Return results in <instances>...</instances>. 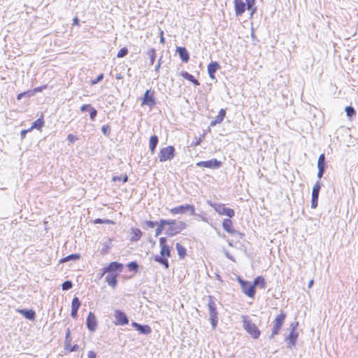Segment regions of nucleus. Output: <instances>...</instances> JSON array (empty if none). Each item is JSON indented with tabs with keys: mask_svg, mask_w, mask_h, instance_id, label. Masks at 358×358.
I'll list each match as a JSON object with an SVG mask.
<instances>
[{
	"mask_svg": "<svg viewBox=\"0 0 358 358\" xmlns=\"http://www.w3.org/2000/svg\"><path fill=\"white\" fill-rule=\"evenodd\" d=\"M123 264L117 262H112L102 269L101 276L108 273L106 276L107 283L115 288L117 285V278L123 270Z\"/></svg>",
	"mask_w": 358,
	"mask_h": 358,
	"instance_id": "nucleus-1",
	"label": "nucleus"
},
{
	"mask_svg": "<svg viewBox=\"0 0 358 358\" xmlns=\"http://www.w3.org/2000/svg\"><path fill=\"white\" fill-rule=\"evenodd\" d=\"M159 243L160 247V255H156L154 257V260L164 266L165 268H168L169 267L168 258L171 257V248L168 245L165 237L159 238Z\"/></svg>",
	"mask_w": 358,
	"mask_h": 358,
	"instance_id": "nucleus-2",
	"label": "nucleus"
},
{
	"mask_svg": "<svg viewBox=\"0 0 358 358\" xmlns=\"http://www.w3.org/2000/svg\"><path fill=\"white\" fill-rule=\"evenodd\" d=\"M234 3L236 16H241L246 10H251V16L256 12V8H253L255 0H234Z\"/></svg>",
	"mask_w": 358,
	"mask_h": 358,
	"instance_id": "nucleus-3",
	"label": "nucleus"
},
{
	"mask_svg": "<svg viewBox=\"0 0 358 358\" xmlns=\"http://www.w3.org/2000/svg\"><path fill=\"white\" fill-rule=\"evenodd\" d=\"M166 233L169 236H173L186 229L187 224L183 221H177L176 220H166Z\"/></svg>",
	"mask_w": 358,
	"mask_h": 358,
	"instance_id": "nucleus-4",
	"label": "nucleus"
},
{
	"mask_svg": "<svg viewBox=\"0 0 358 358\" xmlns=\"http://www.w3.org/2000/svg\"><path fill=\"white\" fill-rule=\"evenodd\" d=\"M243 327L250 336L254 338L257 339L261 335V331L259 327L248 317L243 316Z\"/></svg>",
	"mask_w": 358,
	"mask_h": 358,
	"instance_id": "nucleus-5",
	"label": "nucleus"
},
{
	"mask_svg": "<svg viewBox=\"0 0 358 358\" xmlns=\"http://www.w3.org/2000/svg\"><path fill=\"white\" fill-rule=\"evenodd\" d=\"M172 215H182L186 213H189L191 215H194L196 213L195 207L192 204H185L172 208L169 210Z\"/></svg>",
	"mask_w": 358,
	"mask_h": 358,
	"instance_id": "nucleus-6",
	"label": "nucleus"
},
{
	"mask_svg": "<svg viewBox=\"0 0 358 358\" xmlns=\"http://www.w3.org/2000/svg\"><path fill=\"white\" fill-rule=\"evenodd\" d=\"M210 206L220 215H226L231 218L235 215V212L232 208L227 207L223 203H212Z\"/></svg>",
	"mask_w": 358,
	"mask_h": 358,
	"instance_id": "nucleus-7",
	"label": "nucleus"
},
{
	"mask_svg": "<svg viewBox=\"0 0 358 358\" xmlns=\"http://www.w3.org/2000/svg\"><path fill=\"white\" fill-rule=\"evenodd\" d=\"M286 318V313L283 311H281L279 315H278L274 320H273V327L272 329V334H271V338L274 337L275 335H277L280 330L281 329L284 322Z\"/></svg>",
	"mask_w": 358,
	"mask_h": 358,
	"instance_id": "nucleus-8",
	"label": "nucleus"
},
{
	"mask_svg": "<svg viewBox=\"0 0 358 358\" xmlns=\"http://www.w3.org/2000/svg\"><path fill=\"white\" fill-rule=\"evenodd\" d=\"M175 156V148L172 145H169L162 148L159 152V162H163L173 159Z\"/></svg>",
	"mask_w": 358,
	"mask_h": 358,
	"instance_id": "nucleus-9",
	"label": "nucleus"
},
{
	"mask_svg": "<svg viewBox=\"0 0 358 358\" xmlns=\"http://www.w3.org/2000/svg\"><path fill=\"white\" fill-rule=\"evenodd\" d=\"M238 281L241 287L243 292L248 297L253 299L256 293L254 285H250L249 282L243 280L240 277L238 278Z\"/></svg>",
	"mask_w": 358,
	"mask_h": 358,
	"instance_id": "nucleus-10",
	"label": "nucleus"
},
{
	"mask_svg": "<svg viewBox=\"0 0 358 358\" xmlns=\"http://www.w3.org/2000/svg\"><path fill=\"white\" fill-rule=\"evenodd\" d=\"M222 227L225 231L231 235H239L241 238L244 236L243 234L234 229L233 222L230 218L223 220Z\"/></svg>",
	"mask_w": 358,
	"mask_h": 358,
	"instance_id": "nucleus-11",
	"label": "nucleus"
},
{
	"mask_svg": "<svg viewBox=\"0 0 358 358\" xmlns=\"http://www.w3.org/2000/svg\"><path fill=\"white\" fill-rule=\"evenodd\" d=\"M155 105V91L150 90H146L142 99L141 106H148L150 107H152Z\"/></svg>",
	"mask_w": 358,
	"mask_h": 358,
	"instance_id": "nucleus-12",
	"label": "nucleus"
},
{
	"mask_svg": "<svg viewBox=\"0 0 358 358\" xmlns=\"http://www.w3.org/2000/svg\"><path fill=\"white\" fill-rule=\"evenodd\" d=\"M98 325V321L95 314L90 312L86 319V326L88 330L91 332L96 331Z\"/></svg>",
	"mask_w": 358,
	"mask_h": 358,
	"instance_id": "nucleus-13",
	"label": "nucleus"
},
{
	"mask_svg": "<svg viewBox=\"0 0 358 358\" xmlns=\"http://www.w3.org/2000/svg\"><path fill=\"white\" fill-rule=\"evenodd\" d=\"M196 166L209 169H217L222 166V162L216 159H213L208 161L199 162L196 163Z\"/></svg>",
	"mask_w": 358,
	"mask_h": 358,
	"instance_id": "nucleus-14",
	"label": "nucleus"
},
{
	"mask_svg": "<svg viewBox=\"0 0 358 358\" xmlns=\"http://www.w3.org/2000/svg\"><path fill=\"white\" fill-rule=\"evenodd\" d=\"M320 189V184L319 182L315 183L312 190L311 208H316L317 206L319 192Z\"/></svg>",
	"mask_w": 358,
	"mask_h": 358,
	"instance_id": "nucleus-15",
	"label": "nucleus"
},
{
	"mask_svg": "<svg viewBox=\"0 0 358 358\" xmlns=\"http://www.w3.org/2000/svg\"><path fill=\"white\" fill-rule=\"evenodd\" d=\"M116 325H125L129 322L128 318L126 314L120 310H115L114 314Z\"/></svg>",
	"mask_w": 358,
	"mask_h": 358,
	"instance_id": "nucleus-16",
	"label": "nucleus"
},
{
	"mask_svg": "<svg viewBox=\"0 0 358 358\" xmlns=\"http://www.w3.org/2000/svg\"><path fill=\"white\" fill-rule=\"evenodd\" d=\"M298 336L299 334L296 331V328L293 327L289 334L286 338V341L287 342L289 348H292L295 345Z\"/></svg>",
	"mask_w": 358,
	"mask_h": 358,
	"instance_id": "nucleus-17",
	"label": "nucleus"
},
{
	"mask_svg": "<svg viewBox=\"0 0 358 358\" xmlns=\"http://www.w3.org/2000/svg\"><path fill=\"white\" fill-rule=\"evenodd\" d=\"M227 114L225 109H220L219 110L218 115L215 117L213 120H212L210 123V127H215V125L220 124L222 122L224 118L225 117Z\"/></svg>",
	"mask_w": 358,
	"mask_h": 358,
	"instance_id": "nucleus-18",
	"label": "nucleus"
},
{
	"mask_svg": "<svg viewBox=\"0 0 358 358\" xmlns=\"http://www.w3.org/2000/svg\"><path fill=\"white\" fill-rule=\"evenodd\" d=\"M80 306V302L78 297H74L71 302V315L73 318L76 319L78 317V310Z\"/></svg>",
	"mask_w": 358,
	"mask_h": 358,
	"instance_id": "nucleus-19",
	"label": "nucleus"
},
{
	"mask_svg": "<svg viewBox=\"0 0 358 358\" xmlns=\"http://www.w3.org/2000/svg\"><path fill=\"white\" fill-rule=\"evenodd\" d=\"M130 234H131L130 241L131 242H137L141 238V237L143 236V232L138 228H131L130 230Z\"/></svg>",
	"mask_w": 358,
	"mask_h": 358,
	"instance_id": "nucleus-20",
	"label": "nucleus"
},
{
	"mask_svg": "<svg viewBox=\"0 0 358 358\" xmlns=\"http://www.w3.org/2000/svg\"><path fill=\"white\" fill-rule=\"evenodd\" d=\"M176 52L178 53L182 62H184V63L188 62V61L189 59V54L185 48L177 47Z\"/></svg>",
	"mask_w": 358,
	"mask_h": 358,
	"instance_id": "nucleus-21",
	"label": "nucleus"
},
{
	"mask_svg": "<svg viewBox=\"0 0 358 358\" xmlns=\"http://www.w3.org/2000/svg\"><path fill=\"white\" fill-rule=\"evenodd\" d=\"M220 68V66L217 62H212L208 65V73L210 78L215 79V73Z\"/></svg>",
	"mask_w": 358,
	"mask_h": 358,
	"instance_id": "nucleus-22",
	"label": "nucleus"
},
{
	"mask_svg": "<svg viewBox=\"0 0 358 358\" xmlns=\"http://www.w3.org/2000/svg\"><path fill=\"white\" fill-rule=\"evenodd\" d=\"M132 326L140 333L143 334H149L151 333V327L148 325H141L136 322H132Z\"/></svg>",
	"mask_w": 358,
	"mask_h": 358,
	"instance_id": "nucleus-23",
	"label": "nucleus"
},
{
	"mask_svg": "<svg viewBox=\"0 0 358 358\" xmlns=\"http://www.w3.org/2000/svg\"><path fill=\"white\" fill-rule=\"evenodd\" d=\"M166 220H160L157 223V228L155 230V236H159L166 229Z\"/></svg>",
	"mask_w": 358,
	"mask_h": 358,
	"instance_id": "nucleus-24",
	"label": "nucleus"
},
{
	"mask_svg": "<svg viewBox=\"0 0 358 358\" xmlns=\"http://www.w3.org/2000/svg\"><path fill=\"white\" fill-rule=\"evenodd\" d=\"M44 125V121L43 115L38 119H37L34 123L32 124L31 127L28 129V131H31L34 129H36L38 130H41L42 127Z\"/></svg>",
	"mask_w": 358,
	"mask_h": 358,
	"instance_id": "nucleus-25",
	"label": "nucleus"
},
{
	"mask_svg": "<svg viewBox=\"0 0 358 358\" xmlns=\"http://www.w3.org/2000/svg\"><path fill=\"white\" fill-rule=\"evenodd\" d=\"M181 76L186 80L192 83L194 85L198 86L200 85L198 80H196L192 74L189 73L187 71L181 72Z\"/></svg>",
	"mask_w": 358,
	"mask_h": 358,
	"instance_id": "nucleus-26",
	"label": "nucleus"
},
{
	"mask_svg": "<svg viewBox=\"0 0 358 358\" xmlns=\"http://www.w3.org/2000/svg\"><path fill=\"white\" fill-rule=\"evenodd\" d=\"M176 248L178 252V255L180 259H184L187 255V250L186 248L180 243H177L176 244Z\"/></svg>",
	"mask_w": 358,
	"mask_h": 358,
	"instance_id": "nucleus-27",
	"label": "nucleus"
},
{
	"mask_svg": "<svg viewBox=\"0 0 358 358\" xmlns=\"http://www.w3.org/2000/svg\"><path fill=\"white\" fill-rule=\"evenodd\" d=\"M159 140L158 137L156 135L152 136L150 138L149 146L150 150L152 154H153L155 151V148L158 144Z\"/></svg>",
	"mask_w": 358,
	"mask_h": 358,
	"instance_id": "nucleus-28",
	"label": "nucleus"
},
{
	"mask_svg": "<svg viewBox=\"0 0 358 358\" xmlns=\"http://www.w3.org/2000/svg\"><path fill=\"white\" fill-rule=\"evenodd\" d=\"M252 285H254V288H255L256 286H259L261 288H265L266 285V280L264 277L259 275L257 276L253 282Z\"/></svg>",
	"mask_w": 358,
	"mask_h": 358,
	"instance_id": "nucleus-29",
	"label": "nucleus"
},
{
	"mask_svg": "<svg viewBox=\"0 0 358 358\" xmlns=\"http://www.w3.org/2000/svg\"><path fill=\"white\" fill-rule=\"evenodd\" d=\"M18 312L27 319L34 320L35 318L36 314L33 310H18Z\"/></svg>",
	"mask_w": 358,
	"mask_h": 358,
	"instance_id": "nucleus-30",
	"label": "nucleus"
},
{
	"mask_svg": "<svg viewBox=\"0 0 358 358\" xmlns=\"http://www.w3.org/2000/svg\"><path fill=\"white\" fill-rule=\"evenodd\" d=\"M79 350V346L77 344H75L73 345L71 344H67L66 346H64V351L65 353H70L72 352L78 351Z\"/></svg>",
	"mask_w": 358,
	"mask_h": 358,
	"instance_id": "nucleus-31",
	"label": "nucleus"
},
{
	"mask_svg": "<svg viewBox=\"0 0 358 358\" xmlns=\"http://www.w3.org/2000/svg\"><path fill=\"white\" fill-rule=\"evenodd\" d=\"M317 168L325 169V156L324 154H321L319 156L318 161H317Z\"/></svg>",
	"mask_w": 358,
	"mask_h": 358,
	"instance_id": "nucleus-32",
	"label": "nucleus"
},
{
	"mask_svg": "<svg viewBox=\"0 0 358 358\" xmlns=\"http://www.w3.org/2000/svg\"><path fill=\"white\" fill-rule=\"evenodd\" d=\"M148 55L150 57V65H153L155 61V59H156V51L154 48H151L150 49L148 52H147Z\"/></svg>",
	"mask_w": 358,
	"mask_h": 358,
	"instance_id": "nucleus-33",
	"label": "nucleus"
},
{
	"mask_svg": "<svg viewBox=\"0 0 358 358\" xmlns=\"http://www.w3.org/2000/svg\"><path fill=\"white\" fill-rule=\"evenodd\" d=\"M80 258V255L78 254H72V255H70L64 258H62V259H60V263H64V262H68L69 260H76V259H78Z\"/></svg>",
	"mask_w": 358,
	"mask_h": 358,
	"instance_id": "nucleus-34",
	"label": "nucleus"
},
{
	"mask_svg": "<svg viewBox=\"0 0 358 358\" xmlns=\"http://www.w3.org/2000/svg\"><path fill=\"white\" fill-rule=\"evenodd\" d=\"M47 87H48L47 85H42V86H39V87H35L32 90H29L30 91V93H29L30 96H33V95H34L37 92H42L43 90L47 89Z\"/></svg>",
	"mask_w": 358,
	"mask_h": 358,
	"instance_id": "nucleus-35",
	"label": "nucleus"
},
{
	"mask_svg": "<svg viewBox=\"0 0 358 358\" xmlns=\"http://www.w3.org/2000/svg\"><path fill=\"white\" fill-rule=\"evenodd\" d=\"M94 224H115V222L110 220H102L100 218H96L93 221Z\"/></svg>",
	"mask_w": 358,
	"mask_h": 358,
	"instance_id": "nucleus-36",
	"label": "nucleus"
},
{
	"mask_svg": "<svg viewBox=\"0 0 358 358\" xmlns=\"http://www.w3.org/2000/svg\"><path fill=\"white\" fill-rule=\"evenodd\" d=\"M127 268L129 271H134L137 273L138 271V265L136 262H131L127 264Z\"/></svg>",
	"mask_w": 358,
	"mask_h": 358,
	"instance_id": "nucleus-37",
	"label": "nucleus"
},
{
	"mask_svg": "<svg viewBox=\"0 0 358 358\" xmlns=\"http://www.w3.org/2000/svg\"><path fill=\"white\" fill-rule=\"evenodd\" d=\"M204 139V134H202V135H200L196 139L195 141H193L191 144V146L193 147V148H196L197 147L198 145H199L201 144V143L203 141Z\"/></svg>",
	"mask_w": 358,
	"mask_h": 358,
	"instance_id": "nucleus-38",
	"label": "nucleus"
},
{
	"mask_svg": "<svg viewBox=\"0 0 358 358\" xmlns=\"http://www.w3.org/2000/svg\"><path fill=\"white\" fill-rule=\"evenodd\" d=\"M345 110L347 115L349 117H351L355 115V114H356L355 109L352 106H347Z\"/></svg>",
	"mask_w": 358,
	"mask_h": 358,
	"instance_id": "nucleus-39",
	"label": "nucleus"
},
{
	"mask_svg": "<svg viewBox=\"0 0 358 358\" xmlns=\"http://www.w3.org/2000/svg\"><path fill=\"white\" fill-rule=\"evenodd\" d=\"M128 53V49L127 48H121L117 54V57H119V58H121V57H124V56H126Z\"/></svg>",
	"mask_w": 358,
	"mask_h": 358,
	"instance_id": "nucleus-40",
	"label": "nucleus"
},
{
	"mask_svg": "<svg viewBox=\"0 0 358 358\" xmlns=\"http://www.w3.org/2000/svg\"><path fill=\"white\" fill-rule=\"evenodd\" d=\"M71 343V332H70V330L68 329L66 331V336H65L64 346H66L67 344L69 345Z\"/></svg>",
	"mask_w": 358,
	"mask_h": 358,
	"instance_id": "nucleus-41",
	"label": "nucleus"
},
{
	"mask_svg": "<svg viewBox=\"0 0 358 358\" xmlns=\"http://www.w3.org/2000/svg\"><path fill=\"white\" fill-rule=\"evenodd\" d=\"M63 290H67L72 287V282L69 280L64 282L62 285Z\"/></svg>",
	"mask_w": 358,
	"mask_h": 358,
	"instance_id": "nucleus-42",
	"label": "nucleus"
},
{
	"mask_svg": "<svg viewBox=\"0 0 358 358\" xmlns=\"http://www.w3.org/2000/svg\"><path fill=\"white\" fill-rule=\"evenodd\" d=\"M208 306L209 311L216 310V305H215V301L212 299V298H211V297H210V300H209V301H208Z\"/></svg>",
	"mask_w": 358,
	"mask_h": 358,
	"instance_id": "nucleus-43",
	"label": "nucleus"
},
{
	"mask_svg": "<svg viewBox=\"0 0 358 358\" xmlns=\"http://www.w3.org/2000/svg\"><path fill=\"white\" fill-rule=\"evenodd\" d=\"M89 111H90V119L92 120H94L97 115L96 110L94 108L91 106V107H90Z\"/></svg>",
	"mask_w": 358,
	"mask_h": 358,
	"instance_id": "nucleus-44",
	"label": "nucleus"
},
{
	"mask_svg": "<svg viewBox=\"0 0 358 358\" xmlns=\"http://www.w3.org/2000/svg\"><path fill=\"white\" fill-rule=\"evenodd\" d=\"M110 249V244L109 243H105L101 249V254L106 255L107 254Z\"/></svg>",
	"mask_w": 358,
	"mask_h": 358,
	"instance_id": "nucleus-45",
	"label": "nucleus"
},
{
	"mask_svg": "<svg viewBox=\"0 0 358 358\" xmlns=\"http://www.w3.org/2000/svg\"><path fill=\"white\" fill-rule=\"evenodd\" d=\"M78 139V138L72 134H69L67 136V140H68L69 143H73Z\"/></svg>",
	"mask_w": 358,
	"mask_h": 358,
	"instance_id": "nucleus-46",
	"label": "nucleus"
},
{
	"mask_svg": "<svg viewBox=\"0 0 358 358\" xmlns=\"http://www.w3.org/2000/svg\"><path fill=\"white\" fill-rule=\"evenodd\" d=\"M103 78V73H101L100 75H99L97 76V78L95 79V80H93L91 81V84L92 85H95L97 83H99V81H101Z\"/></svg>",
	"mask_w": 358,
	"mask_h": 358,
	"instance_id": "nucleus-47",
	"label": "nucleus"
},
{
	"mask_svg": "<svg viewBox=\"0 0 358 358\" xmlns=\"http://www.w3.org/2000/svg\"><path fill=\"white\" fill-rule=\"evenodd\" d=\"M30 91H26V92H21V93H19L17 95V100H20L25 95H28V96H30Z\"/></svg>",
	"mask_w": 358,
	"mask_h": 358,
	"instance_id": "nucleus-48",
	"label": "nucleus"
},
{
	"mask_svg": "<svg viewBox=\"0 0 358 358\" xmlns=\"http://www.w3.org/2000/svg\"><path fill=\"white\" fill-rule=\"evenodd\" d=\"M145 224H146V225H147V227H148L149 228H154V227H155V226L157 224V223H155V222H153V221L148 220V221H146Z\"/></svg>",
	"mask_w": 358,
	"mask_h": 358,
	"instance_id": "nucleus-49",
	"label": "nucleus"
},
{
	"mask_svg": "<svg viewBox=\"0 0 358 358\" xmlns=\"http://www.w3.org/2000/svg\"><path fill=\"white\" fill-rule=\"evenodd\" d=\"M87 358H96V354L94 351H89L87 352Z\"/></svg>",
	"mask_w": 358,
	"mask_h": 358,
	"instance_id": "nucleus-50",
	"label": "nucleus"
},
{
	"mask_svg": "<svg viewBox=\"0 0 358 358\" xmlns=\"http://www.w3.org/2000/svg\"><path fill=\"white\" fill-rule=\"evenodd\" d=\"M90 107H91V106L90 104H84L81 107H80V110L81 111H85L87 110H90Z\"/></svg>",
	"mask_w": 358,
	"mask_h": 358,
	"instance_id": "nucleus-51",
	"label": "nucleus"
},
{
	"mask_svg": "<svg viewBox=\"0 0 358 358\" xmlns=\"http://www.w3.org/2000/svg\"><path fill=\"white\" fill-rule=\"evenodd\" d=\"M210 322L213 327L215 328L217 323V317H210Z\"/></svg>",
	"mask_w": 358,
	"mask_h": 358,
	"instance_id": "nucleus-52",
	"label": "nucleus"
},
{
	"mask_svg": "<svg viewBox=\"0 0 358 358\" xmlns=\"http://www.w3.org/2000/svg\"><path fill=\"white\" fill-rule=\"evenodd\" d=\"M210 317H217V312L216 310L210 311Z\"/></svg>",
	"mask_w": 358,
	"mask_h": 358,
	"instance_id": "nucleus-53",
	"label": "nucleus"
},
{
	"mask_svg": "<svg viewBox=\"0 0 358 358\" xmlns=\"http://www.w3.org/2000/svg\"><path fill=\"white\" fill-rule=\"evenodd\" d=\"M324 172V169H318L317 176L319 178H321L322 177Z\"/></svg>",
	"mask_w": 358,
	"mask_h": 358,
	"instance_id": "nucleus-54",
	"label": "nucleus"
},
{
	"mask_svg": "<svg viewBox=\"0 0 358 358\" xmlns=\"http://www.w3.org/2000/svg\"><path fill=\"white\" fill-rule=\"evenodd\" d=\"M80 24H79V20L77 17H74L73 18V25L74 26H78Z\"/></svg>",
	"mask_w": 358,
	"mask_h": 358,
	"instance_id": "nucleus-55",
	"label": "nucleus"
},
{
	"mask_svg": "<svg viewBox=\"0 0 358 358\" xmlns=\"http://www.w3.org/2000/svg\"><path fill=\"white\" fill-rule=\"evenodd\" d=\"M28 131H28V129H27V130H23V131H21V137H22V138H24L25 137L26 134H27Z\"/></svg>",
	"mask_w": 358,
	"mask_h": 358,
	"instance_id": "nucleus-56",
	"label": "nucleus"
},
{
	"mask_svg": "<svg viewBox=\"0 0 358 358\" xmlns=\"http://www.w3.org/2000/svg\"><path fill=\"white\" fill-rule=\"evenodd\" d=\"M160 43H164V36H163V31H161Z\"/></svg>",
	"mask_w": 358,
	"mask_h": 358,
	"instance_id": "nucleus-57",
	"label": "nucleus"
},
{
	"mask_svg": "<svg viewBox=\"0 0 358 358\" xmlns=\"http://www.w3.org/2000/svg\"><path fill=\"white\" fill-rule=\"evenodd\" d=\"M313 282H314L313 280H311L309 281V282H308V287L309 288H310L313 286Z\"/></svg>",
	"mask_w": 358,
	"mask_h": 358,
	"instance_id": "nucleus-58",
	"label": "nucleus"
},
{
	"mask_svg": "<svg viewBox=\"0 0 358 358\" xmlns=\"http://www.w3.org/2000/svg\"><path fill=\"white\" fill-rule=\"evenodd\" d=\"M102 130H103V133H104V134H106V131H107V127H104V126H103V127H102Z\"/></svg>",
	"mask_w": 358,
	"mask_h": 358,
	"instance_id": "nucleus-59",
	"label": "nucleus"
},
{
	"mask_svg": "<svg viewBox=\"0 0 358 358\" xmlns=\"http://www.w3.org/2000/svg\"><path fill=\"white\" fill-rule=\"evenodd\" d=\"M127 180H128V177H127V176H125L123 178V182H126L127 181Z\"/></svg>",
	"mask_w": 358,
	"mask_h": 358,
	"instance_id": "nucleus-60",
	"label": "nucleus"
},
{
	"mask_svg": "<svg viewBox=\"0 0 358 358\" xmlns=\"http://www.w3.org/2000/svg\"><path fill=\"white\" fill-rule=\"evenodd\" d=\"M117 79H121L122 78V76L120 74V75H117L116 76Z\"/></svg>",
	"mask_w": 358,
	"mask_h": 358,
	"instance_id": "nucleus-61",
	"label": "nucleus"
},
{
	"mask_svg": "<svg viewBox=\"0 0 358 358\" xmlns=\"http://www.w3.org/2000/svg\"><path fill=\"white\" fill-rule=\"evenodd\" d=\"M160 67V64L159 63L158 65L156 67V71H158V69H159Z\"/></svg>",
	"mask_w": 358,
	"mask_h": 358,
	"instance_id": "nucleus-62",
	"label": "nucleus"
},
{
	"mask_svg": "<svg viewBox=\"0 0 358 358\" xmlns=\"http://www.w3.org/2000/svg\"><path fill=\"white\" fill-rule=\"evenodd\" d=\"M357 338H358V336H357Z\"/></svg>",
	"mask_w": 358,
	"mask_h": 358,
	"instance_id": "nucleus-63",
	"label": "nucleus"
}]
</instances>
